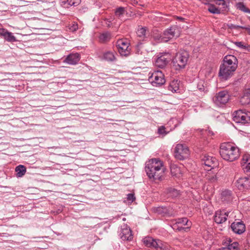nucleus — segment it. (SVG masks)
<instances>
[{
	"mask_svg": "<svg viewBox=\"0 0 250 250\" xmlns=\"http://www.w3.org/2000/svg\"><path fill=\"white\" fill-rule=\"evenodd\" d=\"M145 170L150 179L162 180L164 176L165 167L162 161L153 158L146 162Z\"/></svg>",
	"mask_w": 250,
	"mask_h": 250,
	"instance_id": "1",
	"label": "nucleus"
},
{
	"mask_svg": "<svg viewBox=\"0 0 250 250\" xmlns=\"http://www.w3.org/2000/svg\"><path fill=\"white\" fill-rule=\"evenodd\" d=\"M238 61L233 55H227L223 60V63L220 66L219 76L221 79L227 80L230 78L237 67Z\"/></svg>",
	"mask_w": 250,
	"mask_h": 250,
	"instance_id": "2",
	"label": "nucleus"
},
{
	"mask_svg": "<svg viewBox=\"0 0 250 250\" xmlns=\"http://www.w3.org/2000/svg\"><path fill=\"white\" fill-rule=\"evenodd\" d=\"M219 152L221 157L224 160L229 162L234 161L240 156L239 148L229 143L222 144L220 147Z\"/></svg>",
	"mask_w": 250,
	"mask_h": 250,
	"instance_id": "3",
	"label": "nucleus"
},
{
	"mask_svg": "<svg viewBox=\"0 0 250 250\" xmlns=\"http://www.w3.org/2000/svg\"><path fill=\"white\" fill-rule=\"evenodd\" d=\"M189 58L188 52L185 50H180L173 58L172 66L176 70L184 69L186 66Z\"/></svg>",
	"mask_w": 250,
	"mask_h": 250,
	"instance_id": "4",
	"label": "nucleus"
},
{
	"mask_svg": "<svg viewBox=\"0 0 250 250\" xmlns=\"http://www.w3.org/2000/svg\"><path fill=\"white\" fill-rule=\"evenodd\" d=\"M144 244L146 247L153 248L157 250H169L170 246L161 240L147 236L143 239Z\"/></svg>",
	"mask_w": 250,
	"mask_h": 250,
	"instance_id": "5",
	"label": "nucleus"
},
{
	"mask_svg": "<svg viewBox=\"0 0 250 250\" xmlns=\"http://www.w3.org/2000/svg\"><path fill=\"white\" fill-rule=\"evenodd\" d=\"M230 95L227 90H222L217 93L212 98L213 103L217 106L221 107L225 105L229 100Z\"/></svg>",
	"mask_w": 250,
	"mask_h": 250,
	"instance_id": "6",
	"label": "nucleus"
},
{
	"mask_svg": "<svg viewBox=\"0 0 250 250\" xmlns=\"http://www.w3.org/2000/svg\"><path fill=\"white\" fill-rule=\"evenodd\" d=\"M177 30L176 27H171L166 30L162 35L154 36V39L159 42H167L175 36H177L176 35Z\"/></svg>",
	"mask_w": 250,
	"mask_h": 250,
	"instance_id": "7",
	"label": "nucleus"
},
{
	"mask_svg": "<svg viewBox=\"0 0 250 250\" xmlns=\"http://www.w3.org/2000/svg\"><path fill=\"white\" fill-rule=\"evenodd\" d=\"M233 120L237 124H245L250 123V112L239 110L234 112Z\"/></svg>",
	"mask_w": 250,
	"mask_h": 250,
	"instance_id": "8",
	"label": "nucleus"
},
{
	"mask_svg": "<svg viewBox=\"0 0 250 250\" xmlns=\"http://www.w3.org/2000/svg\"><path fill=\"white\" fill-rule=\"evenodd\" d=\"M148 81L153 86H158L165 83L164 74L161 71H154L148 77Z\"/></svg>",
	"mask_w": 250,
	"mask_h": 250,
	"instance_id": "9",
	"label": "nucleus"
},
{
	"mask_svg": "<svg viewBox=\"0 0 250 250\" xmlns=\"http://www.w3.org/2000/svg\"><path fill=\"white\" fill-rule=\"evenodd\" d=\"M174 155L179 160H184L188 157L189 150L188 147L183 144H177L174 149Z\"/></svg>",
	"mask_w": 250,
	"mask_h": 250,
	"instance_id": "10",
	"label": "nucleus"
},
{
	"mask_svg": "<svg viewBox=\"0 0 250 250\" xmlns=\"http://www.w3.org/2000/svg\"><path fill=\"white\" fill-rule=\"evenodd\" d=\"M202 164L204 165L205 169H213L218 165L217 159L213 157L208 155H204L202 159Z\"/></svg>",
	"mask_w": 250,
	"mask_h": 250,
	"instance_id": "11",
	"label": "nucleus"
},
{
	"mask_svg": "<svg viewBox=\"0 0 250 250\" xmlns=\"http://www.w3.org/2000/svg\"><path fill=\"white\" fill-rule=\"evenodd\" d=\"M236 187L242 191H246L250 189V178L247 177L239 178L235 182Z\"/></svg>",
	"mask_w": 250,
	"mask_h": 250,
	"instance_id": "12",
	"label": "nucleus"
},
{
	"mask_svg": "<svg viewBox=\"0 0 250 250\" xmlns=\"http://www.w3.org/2000/svg\"><path fill=\"white\" fill-rule=\"evenodd\" d=\"M117 47L119 53L122 56H126L130 53L128 43L123 40H119L117 42Z\"/></svg>",
	"mask_w": 250,
	"mask_h": 250,
	"instance_id": "13",
	"label": "nucleus"
},
{
	"mask_svg": "<svg viewBox=\"0 0 250 250\" xmlns=\"http://www.w3.org/2000/svg\"><path fill=\"white\" fill-rule=\"evenodd\" d=\"M120 236L121 238L124 241H130L133 238L132 231L126 225H124L121 227Z\"/></svg>",
	"mask_w": 250,
	"mask_h": 250,
	"instance_id": "14",
	"label": "nucleus"
},
{
	"mask_svg": "<svg viewBox=\"0 0 250 250\" xmlns=\"http://www.w3.org/2000/svg\"><path fill=\"white\" fill-rule=\"evenodd\" d=\"M229 212L224 210H217L214 216V220L217 224H222L225 222L228 217Z\"/></svg>",
	"mask_w": 250,
	"mask_h": 250,
	"instance_id": "15",
	"label": "nucleus"
},
{
	"mask_svg": "<svg viewBox=\"0 0 250 250\" xmlns=\"http://www.w3.org/2000/svg\"><path fill=\"white\" fill-rule=\"evenodd\" d=\"M188 220L187 218H182L176 219L175 223L173 224V229H178L179 231L182 229L186 230L187 229H188L189 227H183V226H189V225L188 224Z\"/></svg>",
	"mask_w": 250,
	"mask_h": 250,
	"instance_id": "16",
	"label": "nucleus"
},
{
	"mask_svg": "<svg viewBox=\"0 0 250 250\" xmlns=\"http://www.w3.org/2000/svg\"><path fill=\"white\" fill-rule=\"evenodd\" d=\"M232 231L237 234H242L245 230V226L242 221H235L231 225Z\"/></svg>",
	"mask_w": 250,
	"mask_h": 250,
	"instance_id": "17",
	"label": "nucleus"
},
{
	"mask_svg": "<svg viewBox=\"0 0 250 250\" xmlns=\"http://www.w3.org/2000/svg\"><path fill=\"white\" fill-rule=\"evenodd\" d=\"M80 58V56L78 53L70 54L65 58L63 62L70 65H75L78 63Z\"/></svg>",
	"mask_w": 250,
	"mask_h": 250,
	"instance_id": "18",
	"label": "nucleus"
},
{
	"mask_svg": "<svg viewBox=\"0 0 250 250\" xmlns=\"http://www.w3.org/2000/svg\"><path fill=\"white\" fill-rule=\"evenodd\" d=\"M224 247L220 249L219 250H238L239 244L237 242H232L230 238L227 239L224 243Z\"/></svg>",
	"mask_w": 250,
	"mask_h": 250,
	"instance_id": "19",
	"label": "nucleus"
},
{
	"mask_svg": "<svg viewBox=\"0 0 250 250\" xmlns=\"http://www.w3.org/2000/svg\"><path fill=\"white\" fill-rule=\"evenodd\" d=\"M207 171L204 176L205 180L211 183L216 182L218 180L217 173L215 171L211 170V169H207Z\"/></svg>",
	"mask_w": 250,
	"mask_h": 250,
	"instance_id": "20",
	"label": "nucleus"
},
{
	"mask_svg": "<svg viewBox=\"0 0 250 250\" xmlns=\"http://www.w3.org/2000/svg\"><path fill=\"white\" fill-rule=\"evenodd\" d=\"M240 102L242 105H247L250 104V88L244 90L243 95L240 98Z\"/></svg>",
	"mask_w": 250,
	"mask_h": 250,
	"instance_id": "21",
	"label": "nucleus"
},
{
	"mask_svg": "<svg viewBox=\"0 0 250 250\" xmlns=\"http://www.w3.org/2000/svg\"><path fill=\"white\" fill-rule=\"evenodd\" d=\"M168 61L169 60L166 55H162L156 59L155 62V64L158 67L163 68L167 64Z\"/></svg>",
	"mask_w": 250,
	"mask_h": 250,
	"instance_id": "22",
	"label": "nucleus"
},
{
	"mask_svg": "<svg viewBox=\"0 0 250 250\" xmlns=\"http://www.w3.org/2000/svg\"><path fill=\"white\" fill-rule=\"evenodd\" d=\"M15 171L17 177H21L25 174L26 168L24 166L20 165L16 167Z\"/></svg>",
	"mask_w": 250,
	"mask_h": 250,
	"instance_id": "23",
	"label": "nucleus"
},
{
	"mask_svg": "<svg viewBox=\"0 0 250 250\" xmlns=\"http://www.w3.org/2000/svg\"><path fill=\"white\" fill-rule=\"evenodd\" d=\"M179 82L178 80L171 81L168 87V89L173 92H176L179 90Z\"/></svg>",
	"mask_w": 250,
	"mask_h": 250,
	"instance_id": "24",
	"label": "nucleus"
},
{
	"mask_svg": "<svg viewBox=\"0 0 250 250\" xmlns=\"http://www.w3.org/2000/svg\"><path fill=\"white\" fill-rule=\"evenodd\" d=\"M103 59L110 62H113L116 60L114 54L111 51H107L103 54Z\"/></svg>",
	"mask_w": 250,
	"mask_h": 250,
	"instance_id": "25",
	"label": "nucleus"
},
{
	"mask_svg": "<svg viewBox=\"0 0 250 250\" xmlns=\"http://www.w3.org/2000/svg\"><path fill=\"white\" fill-rule=\"evenodd\" d=\"M167 192L168 196L172 198L176 197L180 194L179 190L172 188H167Z\"/></svg>",
	"mask_w": 250,
	"mask_h": 250,
	"instance_id": "26",
	"label": "nucleus"
},
{
	"mask_svg": "<svg viewBox=\"0 0 250 250\" xmlns=\"http://www.w3.org/2000/svg\"><path fill=\"white\" fill-rule=\"evenodd\" d=\"M236 7L237 9L246 13L250 14V9H249L246 5L242 2H239L236 4Z\"/></svg>",
	"mask_w": 250,
	"mask_h": 250,
	"instance_id": "27",
	"label": "nucleus"
},
{
	"mask_svg": "<svg viewBox=\"0 0 250 250\" xmlns=\"http://www.w3.org/2000/svg\"><path fill=\"white\" fill-rule=\"evenodd\" d=\"M153 211L158 214L163 215L164 214H166L167 212V209L166 208L164 207H154L152 208Z\"/></svg>",
	"mask_w": 250,
	"mask_h": 250,
	"instance_id": "28",
	"label": "nucleus"
},
{
	"mask_svg": "<svg viewBox=\"0 0 250 250\" xmlns=\"http://www.w3.org/2000/svg\"><path fill=\"white\" fill-rule=\"evenodd\" d=\"M137 36L140 38V40H144L146 38V28L145 27H140L138 28L137 31Z\"/></svg>",
	"mask_w": 250,
	"mask_h": 250,
	"instance_id": "29",
	"label": "nucleus"
},
{
	"mask_svg": "<svg viewBox=\"0 0 250 250\" xmlns=\"http://www.w3.org/2000/svg\"><path fill=\"white\" fill-rule=\"evenodd\" d=\"M171 172L173 176L180 177L181 175L180 169L176 166H173L171 167Z\"/></svg>",
	"mask_w": 250,
	"mask_h": 250,
	"instance_id": "30",
	"label": "nucleus"
},
{
	"mask_svg": "<svg viewBox=\"0 0 250 250\" xmlns=\"http://www.w3.org/2000/svg\"><path fill=\"white\" fill-rule=\"evenodd\" d=\"M4 39L8 42H14L16 41V37L11 32L9 31L7 32Z\"/></svg>",
	"mask_w": 250,
	"mask_h": 250,
	"instance_id": "31",
	"label": "nucleus"
},
{
	"mask_svg": "<svg viewBox=\"0 0 250 250\" xmlns=\"http://www.w3.org/2000/svg\"><path fill=\"white\" fill-rule=\"evenodd\" d=\"M208 11L212 14H220L221 13L220 10L212 4L208 6Z\"/></svg>",
	"mask_w": 250,
	"mask_h": 250,
	"instance_id": "32",
	"label": "nucleus"
},
{
	"mask_svg": "<svg viewBox=\"0 0 250 250\" xmlns=\"http://www.w3.org/2000/svg\"><path fill=\"white\" fill-rule=\"evenodd\" d=\"M110 39V34L108 32L104 33L100 35L99 39L102 42H105Z\"/></svg>",
	"mask_w": 250,
	"mask_h": 250,
	"instance_id": "33",
	"label": "nucleus"
},
{
	"mask_svg": "<svg viewBox=\"0 0 250 250\" xmlns=\"http://www.w3.org/2000/svg\"><path fill=\"white\" fill-rule=\"evenodd\" d=\"M125 12V9L124 7H119L115 10V14L118 18H120L124 14Z\"/></svg>",
	"mask_w": 250,
	"mask_h": 250,
	"instance_id": "34",
	"label": "nucleus"
},
{
	"mask_svg": "<svg viewBox=\"0 0 250 250\" xmlns=\"http://www.w3.org/2000/svg\"><path fill=\"white\" fill-rule=\"evenodd\" d=\"M226 26L231 29H238V28L242 29V26L235 25L231 23L227 24H224V26L225 27Z\"/></svg>",
	"mask_w": 250,
	"mask_h": 250,
	"instance_id": "35",
	"label": "nucleus"
},
{
	"mask_svg": "<svg viewBox=\"0 0 250 250\" xmlns=\"http://www.w3.org/2000/svg\"><path fill=\"white\" fill-rule=\"evenodd\" d=\"M216 4L222 5V8L224 9L227 7L226 1L224 0H215Z\"/></svg>",
	"mask_w": 250,
	"mask_h": 250,
	"instance_id": "36",
	"label": "nucleus"
},
{
	"mask_svg": "<svg viewBox=\"0 0 250 250\" xmlns=\"http://www.w3.org/2000/svg\"><path fill=\"white\" fill-rule=\"evenodd\" d=\"M250 163V156L248 155H245L242 158L243 165L248 164Z\"/></svg>",
	"mask_w": 250,
	"mask_h": 250,
	"instance_id": "37",
	"label": "nucleus"
},
{
	"mask_svg": "<svg viewBox=\"0 0 250 250\" xmlns=\"http://www.w3.org/2000/svg\"><path fill=\"white\" fill-rule=\"evenodd\" d=\"M158 133L160 135H166L167 132L166 131V128L164 126H161L158 129Z\"/></svg>",
	"mask_w": 250,
	"mask_h": 250,
	"instance_id": "38",
	"label": "nucleus"
},
{
	"mask_svg": "<svg viewBox=\"0 0 250 250\" xmlns=\"http://www.w3.org/2000/svg\"><path fill=\"white\" fill-rule=\"evenodd\" d=\"M234 43L236 46L240 48L245 49L247 47L246 45L242 42H235Z\"/></svg>",
	"mask_w": 250,
	"mask_h": 250,
	"instance_id": "39",
	"label": "nucleus"
},
{
	"mask_svg": "<svg viewBox=\"0 0 250 250\" xmlns=\"http://www.w3.org/2000/svg\"><path fill=\"white\" fill-rule=\"evenodd\" d=\"M243 170L245 172L250 173V163L245 165H243Z\"/></svg>",
	"mask_w": 250,
	"mask_h": 250,
	"instance_id": "40",
	"label": "nucleus"
},
{
	"mask_svg": "<svg viewBox=\"0 0 250 250\" xmlns=\"http://www.w3.org/2000/svg\"><path fill=\"white\" fill-rule=\"evenodd\" d=\"M8 32V30L4 28H0V36L4 38Z\"/></svg>",
	"mask_w": 250,
	"mask_h": 250,
	"instance_id": "41",
	"label": "nucleus"
},
{
	"mask_svg": "<svg viewBox=\"0 0 250 250\" xmlns=\"http://www.w3.org/2000/svg\"><path fill=\"white\" fill-rule=\"evenodd\" d=\"M135 198L133 194L129 193L127 195V200L131 202H133Z\"/></svg>",
	"mask_w": 250,
	"mask_h": 250,
	"instance_id": "42",
	"label": "nucleus"
},
{
	"mask_svg": "<svg viewBox=\"0 0 250 250\" xmlns=\"http://www.w3.org/2000/svg\"><path fill=\"white\" fill-rule=\"evenodd\" d=\"M197 88L201 91H204L205 87H204V86L203 84V82H200L198 83V84L197 85Z\"/></svg>",
	"mask_w": 250,
	"mask_h": 250,
	"instance_id": "43",
	"label": "nucleus"
},
{
	"mask_svg": "<svg viewBox=\"0 0 250 250\" xmlns=\"http://www.w3.org/2000/svg\"><path fill=\"white\" fill-rule=\"evenodd\" d=\"M242 29H245L247 33L250 35V26H242Z\"/></svg>",
	"mask_w": 250,
	"mask_h": 250,
	"instance_id": "44",
	"label": "nucleus"
},
{
	"mask_svg": "<svg viewBox=\"0 0 250 250\" xmlns=\"http://www.w3.org/2000/svg\"><path fill=\"white\" fill-rule=\"evenodd\" d=\"M78 28V25L77 24H74L70 28L72 31H76Z\"/></svg>",
	"mask_w": 250,
	"mask_h": 250,
	"instance_id": "45",
	"label": "nucleus"
},
{
	"mask_svg": "<svg viewBox=\"0 0 250 250\" xmlns=\"http://www.w3.org/2000/svg\"><path fill=\"white\" fill-rule=\"evenodd\" d=\"M142 45V43L141 42H138V43L136 45V49L137 50V52L139 53V51L140 48H141V46Z\"/></svg>",
	"mask_w": 250,
	"mask_h": 250,
	"instance_id": "46",
	"label": "nucleus"
},
{
	"mask_svg": "<svg viewBox=\"0 0 250 250\" xmlns=\"http://www.w3.org/2000/svg\"><path fill=\"white\" fill-rule=\"evenodd\" d=\"M110 22H111V21H109L107 20V22L106 23V24H107V26H108V27L110 26Z\"/></svg>",
	"mask_w": 250,
	"mask_h": 250,
	"instance_id": "47",
	"label": "nucleus"
},
{
	"mask_svg": "<svg viewBox=\"0 0 250 250\" xmlns=\"http://www.w3.org/2000/svg\"><path fill=\"white\" fill-rule=\"evenodd\" d=\"M208 132H209V133H210V134H211V135H213V132H212L208 131Z\"/></svg>",
	"mask_w": 250,
	"mask_h": 250,
	"instance_id": "48",
	"label": "nucleus"
}]
</instances>
